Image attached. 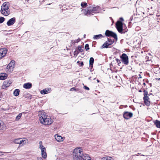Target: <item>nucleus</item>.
I'll return each instance as SVG.
<instances>
[{"label": "nucleus", "mask_w": 160, "mask_h": 160, "mask_svg": "<svg viewBox=\"0 0 160 160\" xmlns=\"http://www.w3.org/2000/svg\"><path fill=\"white\" fill-rule=\"evenodd\" d=\"M38 116L40 122L45 125H50L53 122V120L49 116H47L43 111L39 112Z\"/></svg>", "instance_id": "nucleus-1"}, {"label": "nucleus", "mask_w": 160, "mask_h": 160, "mask_svg": "<svg viewBox=\"0 0 160 160\" xmlns=\"http://www.w3.org/2000/svg\"><path fill=\"white\" fill-rule=\"evenodd\" d=\"M15 62L14 60H12L6 67V71L7 73H10L13 70L15 66Z\"/></svg>", "instance_id": "nucleus-2"}, {"label": "nucleus", "mask_w": 160, "mask_h": 160, "mask_svg": "<svg viewBox=\"0 0 160 160\" xmlns=\"http://www.w3.org/2000/svg\"><path fill=\"white\" fill-rule=\"evenodd\" d=\"M122 63L125 65H127L129 63L128 57L125 53H123L120 56Z\"/></svg>", "instance_id": "nucleus-3"}, {"label": "nucleus", "mask_w": 160, "mask_h": 160, "mask_svg": "<svg viewBox=\"0 0 160 160\" xmlns=\"http://www.w3.org/2000/svg\"><path fill=\"white\" fill-rule=\"evenodd\" d=\"M39 148L41 151L42 157L44 158H46L47 157V155L46 152V148L42 145V142L40 141L39 142Z\"/></svg>", "instance_id": "nucleus-4"}, {"label": "nucleus", "mask_w": 160, "mask_h": 160, "mask_svg": "<svg viewBox=\"0 0 160 160\" xmlns=\"http://www.w3.org/2000/svg\"><path fill=\"white\" fill-rule=\"evenodd\" d=\"M143 92V95L144 97L143 98V99L144 100V103L147 106H149L150 105V102L148 100L149 98L148 96V95H150L148 94V92L146 90H144Z\"/></svg>", "instance_id": "nucleus-5"}, {"label": "nucleus", "mask_w": 160, "mask_h": 160, "mask_svg": "<svg viewBox=\"0 0 160 160\" xmlns=\"http://www.w3.org/2000/svg\"><path fill=\"white\" fill-rule=\"evenodd\" d=\"M105 35L107 37H112L116 40L118 39V37L117 34L113 32L108 30H106L105 32Z\"/></svg>", "instance_id": "nucleus-6"}, {"label": "nucleus", "mask_w": 160, "mask_h": 160, "mask_svg": "<svg viewBox=\"0 0 160 160\" xmlns=\"http://www.w3.org/2000/svg\"><path fill=\"white\" fill-rule=\"evenodd\" d=\"M116 28L118 32L122 33L123 31V23L121 21H118L116 24Z\"/></svg>", "instance_id": "nucleus-7"}, {"label": "nucleus", "mask_w": 160, "mask_h": 160, "mask_svg": "<svg viewBox=\"0 0 160 160\" xmlns=\"http://www.w3.org/2000/svg\"><path fill=\"white\" fill-rule=\"evenodd\" d=\"M82 151V149L80 148L74 149L73 152V156H82L83 153Z\"/></svg>", "instance_id": "nucleus-8"}, {"label": "nucleus", "mask_w": 160, "mask_h": 160, "mask_svg": "<svg viewBox=\"0 0 160 160\" xmlns=\"http://www.w3.org/2000/svg\"><path fill=\"white\" fill-rule=\"evenodd\" d=\"M141 53L142 54V59L143 60V62L144 61L146 62L150 60L149 59V57L147 56V52H145L143 48L141 51Z\"/></svg>", "instance_id": "nucleus-9"}, {"label": "nucleus", "mask_w": 160, "mask_h": 160, "mask_svg": "<svg viewBox=\"0 0 160 160\" xmlns=\"http://www.w3.org/2000/svg\"><path fill=\"white\" fill-rule=\"evenodd\" d=\"M92 10V7L90 6L87 9H84L82 11L85 15L88 16L93 15L94 13Z\"/></svg>", "instance_id": "nucleus-10"}, {"label": "nucleus", "mask_w": 160, "mask_h": 160, "mask_svg": "<svg viewBox=\"0 0 160 160\" xmlns=\"http://www.w3.org/2000/svg\"><path fill=\"white\" fill-rule=\"evenodd\" d=\"M14 142L16 144H19V146L21 147L26 143L25 140L21 138L16 139L14 140Z\"/></svg>", "instance_id": "nucleus-11"}, {"label": "nucleus", "mask_w": 160, "mask_h": 160, "mask_svg": "<svg viewBox=\"0 0 160 160\" xmlns=\"http://www.w3.org/2000/svg\"><path fill=\"white\" fill-rule=\"evenodd\" d=\"M8 50L5 48L0 49V59L4 57L7 52Z\"/></svg>", "instance_id": "nucleus-12"}, {"label": "nucleus", "mask_w": 160, "mask_h": 160, "mask_svg": "<svg viewBox=\"0 0 160 160\" xmlns=\"http://www.w3.org/2000/svg\"><path fill=\"white\" fill-rule=\"evenodd\" d=\"M12 83V81H4L2 86V88L5 89L6 88L8 87Z\"/></svg>", "instance_id": "nucleus-13"}, {"label": "nucleus", "mask_w": 160, "mask_h": 160, "mask_svg": "<svg viewBox=\"0 0 160 160\" xmlns=\"http://www.w3.org/2000/svg\"><path fill=\"white\" fill-rule=\"evenodd\" d=\"M132 115L133 114L132 113L128 112H124L123 114L124 118L126 119H129L132 116Z\"/></svg>", "instance_id": "nucleus-14"}, {"label": "nucleus", "mask_w": 160, "mask_h": 160, "mask_svg": "<svg viewBox=\"0 0 160 160\" xmlns=\"http://www.w3.org/2000/svg\"><path fill=\"white\" fill-rule=\"evenodd\" d=\"M9 3L8 2H4L2 4V5L1 6V9H5L6 10H9Z\"/></svg>", "instance_id": "nucleus-15"}, {"label": "nucleus", "mask_w": 160, "mask_h": 160, "mask_svg": "<svg viewBox=\"0 0 160 160\" xmlns=\"http://www.w3.org/2000/svg\"><path fill=\"white\" fill-rule=\"evenodd\" d=\"M51 91V89L50 88H46L40 91V93L44 95L48 93H50Z\"/></svg>", "instance_id": "nucleus-16"}, {"label": "nucleus", "mask_w": 160, "mask_h": 160, "mask_svg": "<svg viewBox=\"0 0 160 160\" xmlns=\"http://www.w3.org/2000/svg\"><path fill=\"white\" fill-rule=\"evenodd\" d=\"M1 13L4 16H8L10 13V10H6L1 9L0 10Z\"/></svg>", "instance_id": "nucleus-17"}, {"label": "nucleus", "mask_w": 160, "mask_h": 160, "mask_svg": "<svg viewBox=\"0 0 160 160\" xmlns=\"http://www.w3.org/2000/svg\"><path fill=\"white\" fill-rule=\"evenodd\" d=\"M16 22L15 18H13L10 19L7 22L8 26H10L14 24Z\"/></svg>", "instance_id": "nucleus-18"}, {"label": "nucleus", "mask_w": 160, "mask_h": 160, "mask_svg": "<svg viewBox=\"0 0 160 160\" xmlns=\"http://www.w3.org/2000/svg\"><path fill=\"white\" fill-rule=\"evenodd\" d=\"M32 86V84L30 82H28L24 84L23 87L24 88L29 89Z\"/></svg>", "instance_id": "nucleus-19"}, {"label": "nucleus", "mask_w": 160, "mask_h": 160, "mask_svg": "<svg viewBox=\"0 0 160 160\" xmlns=\"http://www.w3.org/2000/svg\"><path fill=\"white\" fill-rule=\"evenodd\" d=\"M8 75L6 73H1L0 74V80H4L6 79Z\"/></svg>", "instance_id": "nucleus-20"}, {"label": "nucleus", "mask_w": 160, "mask_h": 160, "mask_svg": "<svg viewBox=\"0 0 160 160\" xmlns=\"http://www.w3.org/2000/svg\"><path fill=\"white\" fill-rule=\"evenodd\" d=\"M54 137L56 140L58 142H61L63 141V138L61 136L56 134L55 135Z\"/></svg>", "instance_id": "nucleus-21"}, {"label": "nucleus", "mask_w": 160, "mask_h": 160, "mask_svg": "<svg viewBox=\"0 0 160 160\" xmlns=\"http://www.w3.org/2000/svg\"><path fill=\"white\" fill-rule=\"evenodd\" d=\"M82 160H91L89 155L87 154H83L82 155Z\"/></svg>", "instance_id": "nucleus-22"}, {"label": "nucleus", "mask_w": 160, "mask_h": 160, "mask_svg": "<svg viewBox=\"0 0 160 160\" xmlns=\"http://www.w3.org/2000/svg\"><path fill=\"white\" fill-rule=\"evenodd\" d=\"M82 156H73V160H82Z\"/></svg>", "instance_id": "nucleus-23"}, {"label": "nucleus", "mask_w": 160, "mask_h": 160, "mask_svg": "<svg viewBox=\"0 0 160 160\" xmlns=\"http://www.w3.org/2000/svg\"><path fill=\"white\" fill-rule=\"evenodd\" d=\"M94 59L93 58L91 57L89 60V67L91 68L93 67V65L94 63Z\"/></svg>", "instance_id": "nucleus-24"}, {"label": "nucleus", "mask_w": 160, "mask_h": 160, "mask_svg": "<svg viewBox=\"0 0 160 160\" xmlns=\"http://www.w3.org/2000/svg\"><path fill=\"white\" fill-rule=\"evenodd\" d=\"M104 37L102 34H98L94 35L93 37L94 39L97 40L100 38H103Z\"/></svg>", "instance_id": "nucleus-25"}, {"label": "nucleus", "mask_w": 160, "mask_h": 160, "mask_svg": "<svg viewBox=\"0 0 160 160\" xmlns=\"http://www.w3.org/2000/svg\"><path fill=\"white\" fill-rule=\"evenodd\" d=\"M110 45V44L108 43V41H106L102 46V48H108V46Z\"/></svg>", "instance_id": "nucleus-26"}, {"label": "nucleus", "mask_w": 160, "mask_h": 160, "mask_svg": "<svg viewBox=\"0 0 160 160\" xmlns=\"http://www.w3.org/2000/svg\"><path fill=\"white\" fill-rule=\"evenodd\" d=\"M101 160H114V159L111 157H105L101 158Z\"/></svg>", "instance_id": "nucleus-27"}, {"label": "nucleus", "mask_w": 160, "mask_h": 160, "mask_svg": "<svg viewBox=\"0 0 160 160\" xmlns=\"http://www.w3.org/2000/svg\"><path fill=\"white\" fill-rule=\"evenodd\" d=\"M154 123L156 125V127L160 128V121L158 120H156L154 122Z\"/></svg>", "instance_id": "nucleus-28"}, {"label": "nucleus", "mask_w": 160, "mask_h": 160, "mask_svg": "<svg viewBox=\"0 0 160 160\" xmlns=\"http://www.w3.org/2000/svg\"><path fill=\"white\" fill-rule=\"evenodd\" d=\"M20 90L19 89H16L13 92V94L15 96H18L20 93Z\"/></svg>", "instance_id": "nucleus-29"}, {"label": "nucleus", "mask_w": 160, "mask_h": 160, "mask_svg": "<svg viewBox=\"0 0 160 160\" xmlns=\"http://www.w3.org/2000/svg\"><path fill=\"white\" fill-rule=\"evenodd\" d=\"M5 127V125L4 123L1 121H0V130H3Z\"/></svg>", "instance_id": "nucleus-30"}, {"label": "nucleus", "mask_w": 160, "mask_h": 160, "mask_svg": "<svg viewBox=\"0 0 160 160\" xmlns=\"http://www.w3.org/2000/svg\"><path fill=\"white\" fill-rule=\"evenodd\" d=\"M92 11H93V12H94V13H96L98 12V8L97 7H92Z\"/></svg>", "instance_id": "nucleus-31"}, {"label": "nucleus", "mask_w": 160, "mask_h": 160, "mask_svg": "<svg viewBox=\"0 0 160 160\" xmlns=\"http://www.w3.org/2000/svg\"><path fill=\"white\" fill-rule=\"evenodd\" d=\"M107 41H108V43L111 45L114 43V39H112L110 38H108Z\"/></svg>", "instance_id": "nucleus-32"}, {"label": "nucleus", "mask_w": 160, "mask_h": 160, "mask_svg": "<svg viewBox=\"0 0 160 160\" xmlns=\"http://www.w3.org/2000/svg\"><path fill=\"white\" fill-rule=\"evenodd\" d=\"M81 6L84 8H86L87 6V3L84 2H82L81 4Z\"/></svg>", "instance_id": "nucleus-33"}, {"label": "nucleus", "mask_w": 160, "mask_h": 160, "mask_svg": "<svg viewBox=\"0 0 160 160\" xmlns=\"http://www.w3.org/2000/svg\"><path fill=\"white\" fill-rule=\"evenodd\" d=\"M77 63L80 67H82L84 65L83 62H80L78 61L77 62Z\"/></svg>", "instance_id": "nucleus-34"}, {"label": "nucleus", "mask_w": 160, "mask_h": 160, "mask_svg": "<svg viewBox=\"0 0 160 160\" xmlns=\"http://www.w3.org/2000/svg\"><path fill=\"white\" fill-rule=\"evenodd\" d=\"M77 49L78 51L79 52H82L83 51V50L82 49L81 46H79L78 47Z\"/></svg>", "instance_id": "nucleus-35"}, {"label": "nucleus", "mask_w": 160, "mask_h": 160, "mask_svg": "<svg viewBox=\"0 0 160 160\" xmlns=\"http://www.w3.org/2000/svg\"><path fill=\"white\" fill-rule=\"evenodd\" d=\"M5 20V18L3 17H0V23H2Z\"/></svg>", "instance_id": "nucleus-36"}, {"label": "nucleus", "mask_w": 160, "mask_h": 160, "mask_svg": "<svg viewBox=\"0 0 160 160\" xmlns=\"http://www.w3.org/2000/svg\"><path fill=\"white\" fill-rule=\"evenodd\" d=\"M79 52L78 51L77 49V48H76V50L74 52V55L77 56Z\"/></svg>", "instance_id": "nucleus-37"}, {"label": "nucleus", "mask_w": 160, "mask_h": 160, "mask_svg": "<svg viewBox=\"0 0 160 160\" xmlns=\"http://www.w3.org/2000/svg\"><path fill=\"white\" fill-rule=\"evenodd\" d=\"M76 43V40H72L71 42V45L72 46L73 45H74L75 43Z\"/></svg>", "instance_id": "nucleus-38"}, {"label": "nucleus", "mask_w": 160, "mask_h": 160, "mask_svg": "<svg viewBox=\"0 0 160 160\" xmlns=\"http://www.w3.org/2000/svg\"><path fill=\"white\" fill-rule=\"evenodd\" d=\"M85 48L86 51H88V50L89 49V45L88 44H86L85 45Z\"/></svg>", "instance_id": "nucleus-39"}, {"label": "nucleus", "mask_w": 160, "mask_h": 160, "mask_svg": "<svg viewBox=\"0 0 160 160\" xmlns=\"http://www.w3.org/2000/svg\"><path fill=\"white\" fill-rule=\"evenodd\" d=\"M116 61L118 63V64L119 65V64L121 63V60L119 59L118 58H116L115 59Z\"/></svg>", "instance_id": "nucleus-40"}, {"label": "nucleus", "mask_w": 160, "mask_h": 160, "mask_svg": "<svg viewBox=\"0 0 160 160\" xmlns=\"http://www.w3.org/2000/svg\"><path fill=\"white\" fill-rule=\"evenodd\" d=\"M70 91H76V90L75 87H73V88H71L70 89Z\"/></svg>", "instance_id": "nucleus-41"}, {"label": "nucleus", "mask_w": 160, "mask_h": 160, "mask_svg": "<svg viewBox=\"0 0 160 160\" xmlns=\"http://www.w3.org/2000/svg\"><path fill=\"white\" fill-rule=\"evenodd\" d=\"M84 88L85 89H86L87 90H89V88L87 87L86 86H84Z\"/></svg>", "instance_id": "nucleus-42"}, {"label": "nucleus", "mask_w": 160, "mask_h": 160, "mask_svg": "<svg viewBox=\"0 0 160 160\" xmlns=\"http://www.w3.org/2000/svg\"><path fill=\"white\" fill-rule=\"evenodd\" d=\"M21 117H19V115H18L17 116V117H16V120H19L20 118Z\"/></svg>", "instance_id": "nucleus-43"}, {"label": "nucleus", "mask_w": 160, "mask_h": 160, "mask_svg": "<svg viewBox=\"0 0 160 160\" xmlns=\"http://www.w3.org/2000/svg\"><path fill=\"white\" fill-rule=\"evenodd\" d=\"M2 94L1 92H0V100H1V98H2Z\"/></svg>", "instance_id": "nucleus-44"}, {"label": "nucleus", "mask_w": 160, "mask_h": 160, "mask_svg": "<svg viewBox=\"0 0 160 160\" xmlns=\"http://www.w3.org/2000/svg\"><path fill=\"white\" fill-rule=\"evenodd\" d=\"M37 160H43L42 158L41 157L37 158Z\"/></svg>", "instance_id": "nucleus-45"}, {"label": "nucleus", "mask_w": 160, "mask_h": 160, "mask_svg": "<svg viewBox=\"0 0 160 160\" xmlns=\"http://www.w3.org/2000/svg\"><path fill=\"white\" fill-rule=\"evenodd\" d=\"M80 39H77L76 41V43H77V42H79L80 41Z\"/></svg>", "instance_id": "nucleus-46"}, {"label": "nucleus", "mask_w": 160, "mask_h": 160, "mask_svg": "<svg viewBox=\"0 0 160 160\" xmlns=\"http://www.w3.org/2000/svg\"><path fill=\"white\" fill-rule=\"evenodd\" d=\"M119 19L122 21H124V19L122 18V17L120 18H119Z\"/></svg>", "instance_id": "nucleus-47"}, {"label": "nucleus", "mask_w": 160, "mask_h": 160, "mask_svg": "<svg viewBox=\"0 0 160 160\" xmlns=\"http://www.w3.org/2000/svg\"><path fill=\"white\" fill-rule=\"evenodd\" d=\"M18 115L19 116V117L21 118L22 115V113H19Z\"/></svg>", "instance_id": "nucleus-48"}, {"label": "nucleus", "mask_w": 160, "mask_h": 160, "mask_svg": "<svg viewBox=\"0 0 160 160\" xmlns=\"http://www.w3.org/2000/svg\"><path fill=\"white\" fill-rule=\"evenodd\" d=\"M133 100L134 102H135V101H136V99H133ZM136 102L138 103V102Z\"/></svg>", "instance_id": "nucleus-49"}, {"label": "nucleus", "mask_w": 160, "mask_h": 160, "mask_svg": "<svg viewBox=\"0 0 160 160\" xmlns=\"http://www.w3.org/2000/svg\"><path fill=\"white\" fill-rule=\"evenodd\" d=\"M0 160H4V158H0Z\"/></svg>", "instance_id": "nucleus-50"}, {"label": "nucleus", "mask_w": 160, "mask_h": 160, "mask_svg": "<svg viewBox=\"0 0 160 160\" xmlns=\"http://www.w3.org/2000/svg\"><path fill=\"white\" fill-rule=\"evenodd\" d=\"M6 153V152H0V153Z\"/></svg>", "instance_id": "nucleus-51"}, {"label": "nucleus", "mask_w": 160, "mask_h": 160, "mask_svg": "<svg viewBox=\"0 0 160 160\" xmlns=\"http://www.w3.org/2000/svg\"><path fill=\"white\" fill-rule=\"evenodd\" d=\"M4 153H0V155H3Z\"/></svg>", "instance_id": "nucleus-52"}, {"label": "nucleus", "mask_w": 160, "mask_h": 160, "mask_svg": "<svg viewBox=\"0 0 160 160\" xmlns=\"http://www.w3.org/2000/svg\"><path fill=\"white\" fill-rule=\"evenodd\" d=\"M31 98H32V96H30L29 99H31Z\"/></svg>", "instance_id": "nucleus-53"}, {"label": "nucleus", "mask_w": 160, "mask_h": 160, "mask_svg": "<svg viewBox=\"0 0 160 160\" xmlns=\"http://www.w3.org/2000/svg\"><path fill=\"white\" fill-rule=\"evenodd\" d=\"M86 36V35L85 34H84V38H85Z\"/></svg>", "instance_id": "nucleus-54"}, {"label": "nucleus", "mask_w": 160, "mask_h": 160, "mask_svg": "<svg viewBox=\"0 0 160 160\" xmlns=\"http://www.w3.org/2000/svg\"><path fill=\"white\" fill-rule=\"evenodd\" d=\"M156 80H157V78H156ZM158 79V80H160V78H158V79Z\"/></svg>", "instance_id": "nucleus-55"}, {"label": "nucleus", "mask_w": 160, "mask_h": 160, "mask_svg": "<svg viewBox=\"0 0 160 160\" xmlns=\"http://www.w3.org/2000/svg\"><path fill=\"white\" fill-rule=\"evenodd\" d=\"M98 82H99L100 81H97Z\"/></svg>", "instance_id": "nucleus-56"}, {"label": "nucleus", "mask_w": 160, "mask_h": 160, "mask_svg": "<svg viewBox=\"0 0 160 160\" xmlns=\"http://www.w3.org/2000/svg\"><path fill=\"white\" fill-rule=\"evenodd\" d=\"M139 92H140V90L138 91Z\"/></svg>", "instance_id": "nucleus-57"}, {"label": "nucleus", "mask_w": 160, "mask_h": 160, "mask_svg": "<svg viewBox=\"0 0 160 160\" xmlns=\"http://www.w3.org/2000/svg\"><path fill=\"white\" fill-rule=\"evenodd\" d=\"M143 84H145V83H144H144H143Z\"/></svg>", "instance_id": "nucleus-58"}]
</instances>
